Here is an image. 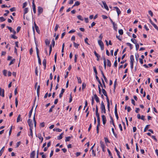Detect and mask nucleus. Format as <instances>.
<instances>
[{
    "label": "nucleus",
    "mask_w": 158,
    "mask_h": 158,
    "mask_svg": "<svg viewBox=\"0 0 158 158\" xmlns=\"http://www.w3.org/2000/svg\"><path fill=\"white\" fill-rule=\"evenodd\" d=\"M21 119V115L20 114H19L17 118V122L18 123L19 122L20 120Z\"/></svg>",
    "instance_id": "nucleus-36"
},
{
    "label": "nucleus",
    "mask_w": 158,
    "mask_h": 158,
    "mask_svg": "<svg viewBox=\"0 0 158 158\" xmlns=\"http://www.w3.org/2000/svg\"><path fill=\"white\" fill-rule=\"evenodd\" d=\"M35 155V151H33L31 153L30 157L31 158H34Z\"/></svg>",
    "instance_id": "nucleus-12"
},
{
    "label": "nucleus",
    "mask_w": 158,
    "mask_h": 158,
    "mask_svg": "<svg viewBox=\"0 0 158 158\" xmlns=\"http://www.w3.org/2000/svg\"><path fill=\"white\" fill-rule=\"evenodd\" d=\"M102 82L103 87H104V88H106V86H105V82L104 81L103 79L102 78Z\"/></svg>",
    "instance_id": "nucleus-57"
},
{
    "label": "nucleus",
    "mask_w": 158,
    "mask_h": 158,
    "mask_svg": "<svg viewBox=\"0 0 158 158\" xmlns=\"http://www.w3.org/2000/svg\"><path fill=\"white\" fill-rule=\"evenodd\" d=\"M102 120L103 122V124L104 125H105L106 121V118L105 117V116L104 115H102Z\"/></svg>",
    "instance_id": "nucleus-5"
},
{
    "label": "nucleus",
    "mask_w": 158,
    "mask_h": 158,
    "mask_svg": "<svg viewBox=\"0 0 158 158\" xmlns=\"http://www.w3.org/2000/svg\"><path fill=\"white\" fill-rule=\"evenodd\" d=\"M114 113L116 119H117V120H118V116L117 113V111H114Z\"/></svg>",
    "instance_id": "nucleus-41"
},
{
    "label": "nucleus",
    "mask_w": 158,
    "mask_h": 158,
    "mask_svg": "<svg viewBox=\"0 0 158 158\" xmlns=\"http://www.w3.org/2000/svg\"><path fill=\"white\" fill-rule=\"evenodd\" d=\"M106 99L107 103V107L109 111H110V103L108 97H106Z\"/></svg>",
    "instance_id": "nucleus-8"
},
{
    "label": "nucleus",
    "mask_w": 158,
    "mask_h": 158,
    "mask_svg": "<svg viewBox=\"0 0 158 158\" xmlns=\"http://www.w3.org/2000/svg\"><path fill=\"white\" fill-rule=\"evenodd\" d=\"M15 106L16 107H17L18 105V101L17 98H16L15 99Z\"/></svg>",
    "instance_id": "nucleus-42"
},
{
    "label": "nucleus",
    "mask_w": 158,
    "mask_h": 158,
    "mask_svg": "<svg viewBox=\"0 0 158 158\" xmlns=\"http://www.w3.org/2000/svg\"><path fill=\"white\" fill-rule=\"evenodd\" d=\"M63 135V133H61L59 136L57 137V139L60 140L62 138V135Z\"/></svg>",
    "instance_id": "nucleus-25"
},
{
    "label": "nucleus",
    "mask_w": 158,
    "mask_h": 158,
    "mask_svg": "<svg viewBox=\"0 0 158 158\" xmlns=\"http://www.w3.org/2000/svg\"><path fill=\"white\" fill-rule=\"evenodd\" d=\"M94 97L95 99V100L96 102H99V98L97 96V94H96L94 95Z\"/></svg>",
    "instance_id": "nucleus-18"
},
{
    "label": "nucleus",
    "mask_w": 158,
    "mask_h": 158,
    "mask_svg": "<svg viewBox=\"0 0 158 158\" xmlns=\"http://www.w3.org/2000/svg\"><path fill=\"white\" fill-rule=\"evenodd\" d=\"M27 2H24L23 4V8H25V7H26L27 5Z\"/></svg>",
    "instance_id": "nucleus-46"
},
{
    "label": "nucleus",
    "mask_w": 158,
    "mask_h": 158,
    "mask_svg": "<svg viewBox=\"0 0 158 158\" xmlns=\"http://www.w3.org/2000/svg\"><path fill=\"white\" fill-rule=\"evenodd\" d=\"M45 44L47 45H48L50 43V41H49L48 39H46L45 40Z\"/></svg>",
    "instance_id": "nucleus-33"
},
{
    "label": "nucleus",
    "mask_w": 158,
    "mask_h": 158,
    "mask_svg": "<svg viewBox=\"0 0 158 158\" xmlns=\"http://www.w3.org/2000/svg\"><path fill=\"white\" fill-rule=\"evenodd\" d=\"M28 8H25L24 10V15L28 12Z\"/></svg>",
    "instance_id": "nucleus-27"
},
{
    "label": "nucleus",
    "mask_w": 158,
    "mask_h": 158,
    "mask_svg": "<svg viewBox=\"0 0 158 158\" xmlns=\"http://www.w3.org/2000/svg\"><path fill=\"white\" fill-rule=\"evenodd\" d=\"M130 63H134V56L133 55H131L130 56Z\"/></svg>",
    "instance_id": "nucleus-15"
},
{
    "label": "nucleus",
    "mask_w": 158,
    "mask_h": 158,
    "mask_svg": "<svg viewBox=\"0 0 158 158\" xmlns=\"http://www.w3.org/2000/svg\"><path fill=\"white\" fill-rule=\"evenodd\" d=\"M27 122L30 127V128H33V124L31 119H29L27 120Z\"/></svg>",
    "instance_id": "nucleus-3"
},
{
    "label": "nucleus",
    "mask_w": 158,
    "mask_h": 158,
    "mask_svg": "<svg viewBox=\"0 0 158 158\" xmlns=\"http://www.w3.org/2000/svg\"><path fill=\"white\" fill-rule=\"evenodd\" d=\"M118 33L120 35H122L123 34V31L122 29H120L118 30Z\"/></svg>",
    "instance_id": "nucleus-43"
},
{
    "label": "nucleus",
    "mask_w": 158,
    "mask_h": 158,
    "mask_svg": "<svg viewBox=\"0 0 158 158\" xmlns=\"http://www.w3.org/2000/svg\"><path fill=\"white\" fill-rule=\"evenodd\" d=\"M102 17L103 19H106L108 18L106 15H102Z\"/></svg>",
    "instance_id": "nucleus-62"
},
{
    "label": "nucleus",
    "mask_w": 158,
    "mask_h": 158,
    "mask_svg": "<svg viewBox=\"0 0 158 158\" xmlns=\"http://www.w3.org/2000/svg\"><path fill=\"white\" fill-rule=\"evenodd\" d=\"M80 4V2L79 1H77L73 5V6L72 7V8L73 7H74L75 6H78Z\"/></svg>",
    "instance_id": "nucleus-28"
},
{
    "label": "nucleus",
    "mask_w": 158,
    "mask_h": 158,
    "mask_svg": "<svg viewBox=\"0 0 158 158\" xmlns=\"http://www.w3.org/2000/svg\"><path fill=\"white\" fill-rule=\"evenodd\" d=\"M110 119H111V121H110V123H112L113 125V126L115 127V125L114 124V120L113 119V118H112V116H110Z\"/></svg>",
    "instance_id": "nucleus-22"
},
{
    "label": "nucleus",
    "mask_w": 158,
    "mask_h": 158,
    "mask_svg": "<svg viewBox=\"0 0 158 158\" xmlns=\"http://www.w3.org/2000/svg\"><path fill=\"white\" fill-rule=\"evenodd\" d=\"M135 47L136 50H137L139 48V44H135Z\"/></svg>",
    "instance_id": "nucleus-61"
},
{
    "label": "nucleus",
    "mask_w": 158,
    "mask_h": 158,
    "mask_svg": "<svg viewBox=\"0 0 158 158\" xmlns=\"http://www.w3.org/2000/svg\"><path fill=\"white\" fill-rule=\"evenodd\" d=\"M4 148H5V147L4 146L1 149L0 151V156H1V155H2V153L4 151Z\"/></svg>",
    "instance_id": "nucleus-29"
},
{
    "label": "nucleus",
    "mask_w": 158,
    "mask_h": 158,
    "mask_svg": "<svg viewBox=\"0 0 158 158\" xmlns=\"http://www.w3.org/2000/svg\"><path fill=\"white\" fill-rule=\"evenodd\" d=\"M131 41L134 44H136V40L135 39H131Z\"/></svg>",
    "instance_id": "nucleus-53"
},
{
    "label": "nucleus",
    "mask_w": 158,
    "mask_h": 158,
    "mask_svg": "<svg viewBox=\"0 0 158 158\" xmlns=\"http://www.w3.org/2000/svg\"><path fill=\"white\" fill-rule=\"evenodd\" d=\"M148 13L152 17L153 15V13L151 10H149L148 11Z\"/></svg>",
    "instance_id": "nucleus-60"
},
{
    "label": "nucleus",
    "mask_w": 158,
    "mask_h": 158,
    "mask_svg": "<svg viewBox=\"0 0 158 158\" xmlns=\"http://www.w3.org/2000/svg\"><path fill=\"white\" fill-rule=\"evenodd\" d=\"M115 150L116 151L117 153V154L118 156H119L120 155V152L118 151L117 150V148L116 147L115 148Z\"/></svg>",
    "instance_id": "nucleus-52"
},
{
    "label": "nucleus",
    "mask_w": 158,
    "mask_h": 158,
    "mask_svg": "<svg viewBox=\"0 0 158 158\" xmlns=\"http://www.w3.org/2000/svg\"><path fill=\"white\" fill-rule=\"evenodd\" d=\"M100 144L101 145V147L102 148H105V145L104 143L102 141H101L100 142Z\"/></svg>",
    "instance_id": "nucleus-38"
},
{
    "label": "nucleus",
    "mask_w": 158,
    "mask_h": 158,
    "mask_svg": "<svg viewBox=\"0 0 158 158\" xmlns=\"http://www.w3.org/2000/svg\"><path fill=\"white\" fill-rule=\"evenodd\" d=\"M15 59H13V60H12L10 62L9 64V66L11 64H13L15 61Z\"/></svg>",
    "instance_id": "nucleus-47"
},
{
    "label": "nucleus",
    "mask_w": 158,
    "mask_h": 158,
    "mask_svg": "<svg viewBox=\"0 0 158 158\" xmlns=\"http://www.w3.org/2000/svg\"><path fill=\"white\" fill-rule=\"evenodd\" d=\"M77 18L79 20H80L82 21H83V19L82 18V16L80 15H79L77 16Z\"/></svg>",
    "instance_id": "nucleus-40"
},
{
    "label": "nucleus",
    "mask_w": 158,
    "mask_h": 158,
    "mask_svg": "<svg viewBox=\"0 0 158 158\" xmlns=\"http://www.w3.org/2000/svg\"><path fill=\"white\" fill-rule=\"evenodd\" d=\"M88 39L87 38H86L85 39V42L86 44H87L88 45H89V44L88 43Z\"/></svg>",
    "instance_id": "nucleus-59"
},
{
    "label": "nucleus",
    "mask_w": 158,
    "mask_h": 158,
    "mask_svg": "<svg viewBox=\"0 0 158 158\" xmlns=\"http://www.w3.org/2000/svg\"><path fill=\"white\" fill-rule=\"evenodd\" d=\"M7 27L10 30V32H13L14 34H16V32L13 29L12 27L9 26H7Z\"/></svg>",
    "instance_id": "nucleus-7"
},
{
    "label": "nucleus",
    "mask_w": 158,
    "mask_h": 158,
    "mask_svg": "<svg viewBox=\"0 0 158 158\" xmlns=\"http://www.w3.org/2000/svg\"><path fill=\"white\" fill-rule=\"evenodd\" d=\"M36 136L37 137H38L39 138V139L41 140L40 143H42L43 140V138L42 137L41 134H39L38 135V136H37V135H36Z\"/></svg>",
    "instance_id": "nucleus-17"
},
{
    "label": "nucleus",
    "mask_w": 158,
    "mask_h": 158,
    "mask_svg": "<svg viewBox=\"0 0 158 158\" xmlns=\"http://www.w3.org/2000/svg\"><path fill=\"white\" fill-rule=\"evenodd\" d=\"M0 95L2 97H4V89H2L1 88H0Z\"/></svg>",
    "instance_id": "nucleus-9"
},
{
    "label": "nucleus",
    "mask_w": 158,
    "mask_h": 158,
    "mask_svg": "<svg viewBox=\"0 0 158 158\" xmlns=\"http://www.w3.org/2000/svg\"><path fill=\"white\" fill-rule=\"evenodd\" d=\"M7 72V71L6 70H4L3 71V74L5 76H7V75H6Z\"/></svg>",
    "instance_id": "nucleus-49"
},
{
    "label": "nucleus",
    "mask_w": 158,
    "mask_h": 158,
    "mask_svg": "<svg viewBox=\"0 0 158 158\" xmlns=\"http://www.w3.org/2000/svg\"><path fill=\"white\" fill-rule=\"evenodd\" d=\"M93 69L94 71V72L95 73V75H97L98 74V72L97 71V69H96L95 66H93Z\"/></svg>",
    "instance_id": "nucleus-31"
},
{
    "label": "nucleus",
    "mask_w": 158,
    "mask_h": 158,
    "mask_svg": "<svg viewBox=\"0 0 158 158\" xmlns=\"http://www.w3.org/2000/svg\"><path fill=\"white\" fill-rule=\"evenodd\" d=\"M46 59H44L43 61V64L44 67V69H45L46 68Z\"/></svg>",
    "instance_id": "nucleus-13"
},
{
    "label": "nucleus",
    "mask_w": 158,
    "mask_h": 158,
    "mask_svg": "<svg viewBox=\"0 0 158 158\" xmlns=\"http://www.w3.org/2000/svg\"><path fill=\"white\" fill-rule=\"evenodd\" d=\"M97 121H98V124H97V127H99V126H100V120H97Z\"/></svg>",
    "instance_id": "nucleus-55"
},
{
    "label": "nucleus",
    "mask_w": 158,
    "mask_h": 158,
    "mask_svg": "<svg viewBox=\"0 0 158 158\" xmlns=\"http://www.w3.org/2000/svg\"><path fill=\"white\" fill-rule=\"evenodd\" d=\"M117 60H116L114 63V66L115 67H117Z\"/></svg>",
    "instance_id": "nucleus-54"
},
{
    "label": "nucleus",
    "mask_w": 158,
    "mask_h": 158,
    "mask_svg": "<svg viewBox=\"0 0 158 158\" xmlns=\"http://www.w3.org/2000/svg\"><path fill=\"white\" fill-rule=\"evenodd\" d=\"M43 8L40 6H39L38 7V15H40L41 13H42L43 12Z\"/></svg>",
    "instance_id": "nucleus-4"
},
{
    "label": "nucleus",
    "mask_w": 158,
    "mask_h": 158,
    "mask_svg": "<svg viewBox=\"0 0 158 158\" xmlns=\"http://www.w3.org/2000/svg\"><path fill=\"white\" fill-rule=\"evenodd\" d=\"M74 46L76 48H78L79 44L75 43L74 42H73Z\"/></svg>",
    "instance_id": "nucleus-37"
},
{
    "label": "nucleus",
    "mask_w": 158,
    "mask_h": 158,
    "mask_svg": "<svg viewBox=\"0 0 158 158\" xmlns=\"http://www.w3.org/2000/svg\"><path fill=\"white\" fill-rule=\"evenodd\" d=\"M107 66L109 67H111V63L109 59H107Z\"/></svg>",
    "instance_id": "nucleus-24"
},
{
    "label": "nucleus",
    "mask_w": 158,
    "mask_h": 158,
    "mask_svg": "<svg viewBox=\"0 0 158 158\" xmlns=\"http://www.w3.org/2000/svg\"><path fill=\"white\" fill-rule=\"evenodd\" d=\"M77 81H78V83H79V84H81V82H82V81H81V78L80 77H77Z\"/></svg>",
    "instance_id": "nucleus-32"
},
{
    "label": "nucleus",
    "mask_w": 158,
    "mask_h": 158,
    "mask_svg": "<svg viewBox=\"0 0 158 158\" xmlns=\"http://www.w3.org/2000/svg\"><path fill=\"white\" fill-rule=\"evenodd\" d=\"M70 139V136H68L66 137L65 141L66 142L69 141Z\"/></svg>",
    "instance_id": "nucleus-45"
},
{
    "label": "nucleus",
    "mask_w": 158,
    "mask_h": 158,
    "mask_svg": "<svg viewBox=\"0 0 158 158\" xmlns=\"http://www.w3.org/2000/svg\"><path fill=\"white\" fill-rule=\"evenodd\" d=\"M32 8H33V12L35 14L36 12L35 5V3H32Z\"/></svg>",
    "instance_id": "nucleus-14"
},
{
    "label": "nucleus",
    "mask_w": 158,
    "mask_h": 158,
    "mask_svg": "<svg viewBox=\"0 0 158 158\" xmlns=\"http://www.w3.org/2000/svg\"><path fill=\"white\" fill-rule=\"evenodd\" d=\"M0 20L1 22L5 21L6 19L3 17H0Z\"/></svg>",
    "instance_id": "nucleus-48"
},
{
    "label": "nucleus",
    "mask_w": 158,
    "mask_h": 158,
    "mask_svg": "<svg viewBox=\"0 0 158 158\" xmlns=\"http://www.w3.org/2000/svg\"><path fill=\"white\" fill-rule=\"evenodd\" d=\"M96 115L97 117V120H100V116H99V113H96Z\"/></svg>",
    "instance_id": "nucleus-58"
},
{
    "label": "nucleus",
    "mask_w": 158,
    "mask_h": 158,
    "mask_svg": "<svg viewBox=\"0 0 158 158\" xmlns=\"http://www.w3.org/2000/svg\"><path fill=\"white\" fill-rule=\"evenodd\" d=\"M126 45L130 47V49H132L133 48L132 45L130 43H126Z\"/></svg>",
    "instance_id": "nucleus-30"
},
{
    "label": "nucleus",
    "mask_w": 158,
    "mask_h": 158,
    "mask_svg": "<svg viewBox=\"0 0 158 158\" xmlns=\"http://www.w3.org/2000/svg\"><path fill=\"white\" fill-rule=\"evenodd\" d=\"M150 126V125H147L145 127L144 130V132H146L147 130H148V127Z\"/></svg>",
    "instance_id": "nucleus-39"
},
{
    "label": "nucleus",
    "mask_w": 158,
    "mask_h": 158,
    "mask_svg": "<svg viewBox=\"0 0 158 158\" xmlns=\"http://www.w3.org/2000/svg\"><path fill=\"white\" fill-rule=\"evenodd\" d=\"M53 130L54 131H56L59 132H60L61 131H62V130L60 129L59 128H56V129L54 128L53 129Z\"/></svg>",
    "instance_id": "nucleus-34"
},
{
    "label": "nucleus",
    "mask_w": 158,
    "mask_h": 158,
    "mask_svg": "<svg viewBox=\"0 0 158 158\" xmlns=\"http://www.w3.org/2000/svg\"><path fill=\"white\" fill-rule=\"evenodd\" d=\"M11 37L13 39H17V37L15 36L14 34V35H11Z\"/></svg>",
    "instance_id": "nucleus-44"
},
{
    "label": "nucleus",
    "mask_w": 158,
    "mask_h": 158,
    "mask_svg": "<svg viewBox=\"0 0 158 158\" xmlns=\"http://www.w3.org/2000/svg\"><path fill=\"white\" fill-rule=\"evenodd\" d=\"M98 44L100 47L103 46V45H104V44L103 43V42L102 41V40H98Z\"/></svg>",
    "instance_id": "nucleus-20"
},
{
    "label": "nucleus",
    "mask_w": 158,
    "mask_h": 158,
    "mask_svg": "<svg viewBox=\"0 0 158 158\" xmlns=\"http://www.w3.org/2000/svg\"><path fill=\"white\" fill-rule=\"evenodd\" d=\"M36 49L37 56V58H38V63L39 64V65H41V59L40 57V56H39V49H38L37 47H36Z\"/></svg>",
    "instance_id": "nucleus-2"
},
{
    "label": "nucleus",
    "mask_w": 158,
    "mask_h": 158,
    "mask_svg": "<svg viewBox=\"0 0 158 158\" xmlns=\"http://www.w3.org/2000/svg\"><path fill=\"white\" fill-rule=\"evenodd\" d=\"M113 25L114 30L116 31L117 29V25L115 23H114V24L113 23Z\"/></svg>",
    "instance_id": "nucleus-23"
},
{
    "label": "nucleus",
    "mask_w": 158,
    "mask_h": 158,
    "mask_svg": "<svg viewBox=\"0 0 158 158\" xmlns=\"http://www.w3.org/2000/svg\"><path fill=\"white\" fill-rule=\"evenodd\" d=\"M114 8L115 9L118 14V16L121 13V11L117 7H114Z\"/></svg>",
    "instance_id": "nucleus-10"
},
{
    "label": "nucleus",
    "mask_w": 158,
    "mask_h": 158,
    "mask_svg": "<svg viewBox=\"0 0 158 158\" xmlns=\"http://www.w3.org/2000/svg\"><path fill=\"white\" fill-rule=\"evenodd\" d=\"M33 107H32V108L30 110V111L29 112V118H30L31 117V115L32 113V111H33Z\"/></svg>",
    "instance_id": "nucleus-26"
},
{
    "label": "nucleus",
    "mask_w": 158,
    "mask_h": 158,
    "mask_svg": "<svg viewBox=\"0 0 158 158\" xmlns=\"http://www.w3.org/2000/svg\"><path fill=\"white\" fill-rule=\"evenodd\" d=\"M102 92L103 94L105 96H106V97H107L108 96L107 94V93H106V91L105 90V89H104L102 88Z\"/></svg>",
    "instance_id": "nucleus-19"
},
{
    "label": "nucleus",
    "mask_w": 158,
    "mask_h": 158,
    "mask_svg": "<svg viewBox=\"0 0 158 158\" xmlns=\"http://www.w3.org/2000/svg\"><path fill=\"white\" fill-rule=\"evenodd\" d=\"M102 3L104 5V8L106 9L107 10H108L109 8H108V6L107 5L106 2L105 1L102 2Z\"/></svg>",
    "instance_id": "nucleus-11"
},
{
    "label": "nucleus",
    "mask_w": 158,
    "mask_h": 158,
    "mask_svg": "<svg viewBox=\"0 0 158 158\" xmlns=\"http://www.w3.org/2000/svg\"><path fill=\"white\" fill-rule=\"evenodd\" d=\"M59 27V25L57 24H56V26L54 29V31L55 32H56L57 31Z\"/></svg>",
    "instance_id": "nucleus-35"
},
{
    "label": "nucleus",
    "mask_w": 158,
    "mask_h": 158,
    "mask_svg": "<svg viewBox=\"0 0 158 158\" xmlns=\"http://www.w3.org/2000/svg\"><path fill=\"white\" fill-rule=\"evenodd\" d=\"M64 91H65V89H62L61 90V93L60 94L59 96V97L60 98H61L62 97L63 94L64 93Z\"/></svg>",
    "instance_id": "nucleus-16"
},
{
    "label": "nucleus",
    "mask_w": 158,
    "mask_h": 158,
    "mask_svg": "<svg viewBox=\"0 0 158 158\" xmlns=\"http://www.w3.org/2000/svg\"><path fill=\"white\" fill-rule=\"evenodd\" d=\"M40 126L42 127H44L45 126L44 123V122L41 123Z\"/></svg>",
    "instance_id": "nucleus-64"
},
{
    "label": "nucleus",
    "mask_w": 158,
    "mask_h": 158,
    "mask_svg": "<svg viewBox=\"0 0 158 158\" xmlns=\"http://www.w3.org/2000/svg\"><path fill=\"white\" fill-rule=\"evenodd\" d=\"M10 10L11 12H13L14 11H15L16 10V9L15 7H13L10 9Z\"/></svg>",
    "instance_id": "nucleus-56"
},
{
    "label": "nucleus",
    "mask_w": 158,
    "mask_h": 158,
    "mask_svg": "<svg viewBox=\"0 0 158 158\" xmlns=\"http://www.w3.org/2000/svg\"><path fill=\"white\" fill-rule=\"evenodd\" d=\"M104 139H105V141L106 143H110V141L107 138H106V137Z\"/></svg>",
    "instance_id": "nucleus-50"
},
{
    "label": "nucleus",
    "mask_w": 158,
    "mask_h": 158,
    "mask_svg": "<svg viewBox=\"0 0 158 158\" xmlns=\"http://www.w3.org/2000/svg\"><path fill=\"white\" fill-rule=\"evenodd\" d=\"M33 128H30V133L29 134V135L31 136L32 137H33V133L32 130V129H33Z\"/></svg>",
    "instance_id": "nucleus-21"
},
{
    "label": "nucleus",
    "mask_w": 158,
    "mask_h": 158,
    "mask_svg": "<svg viewBox=\"0 0 158 158\" xmlns=\"http://www.w3.org/2000/svg\"><path fill=\"white\" fill-rule=\"evenodd\" d=\"M86 86V84L85 83H83L82 84V89L83 90L85 88Z\"/></svg>",
    "instance_id": "nucleus-51"
},
{
    "label": "nucleus",
    "mask_w": 158,
    "mask_h": 158,
    "mask_svg": "<svg viewBox=\"0 0 158 158\" xmlns=\"http://www.w3.org/2000/svg\"><path fill=\"white\" fill-rule=\"evenodd\" d=\"M34 26L36 31L38 33L40 34V31L39 27L37 26L35 22H34Z\"/></svg>",
    "instance_id": "nucleus-6"
},
{
    "label": "nucleus",
    "mask_w": 158,
    "mask_h": 158,
    "mask_svg": "<svg viewBox=\"0 0 158 158\" xmlns=\"http://www.w3.org/2000/svg\"><path fill=\"white\" fill-rule=\"evenodd\" d=\"M100 108L101 110V113L106 114V109L105 107V105L103 102H102L101 104Z\"/></svg>",
    "instance_id": "nucleus-1"
},
{
    "label": "nucleus",
    "mask_w": 158,
    "mask_h": 158,
    "mask_svg": "<svg viewBox=\"0 0 158 158\" xmlns=\"http://www.w3.org/2000/svg\"><path fill=\"white\" fill-rule=\"evenodd\" d=\"M21 144V142L20 141L18 142L17 143V144L16 145V148H18L19 147L20 145Z\"/></svg>",
    "instance_id": "nucleus-63"
}]
</instances>
